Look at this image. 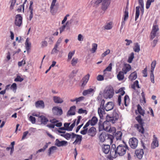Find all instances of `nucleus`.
Returning a JSON list of instances; mask_svg holds the SVG:
<instances>
[{
	"instance_id": "28",
	"label": "nucleus",
	"mask_w": 160,
	"mask_h": 160,
	"mask_svg": "<svg viewBox=\"0 0 160 160\" xmlns=\"http://www.w3.org/2000/svg\"><path fill=\"white\" fill-rule=\"evenodd\" d=\"M137 78V74L136 71L132 73L129 76L128 78L131 80H135Z\"/></svg>"
},
{
	"instance_id": "43",
	"label": "nucleus",
	"mask_w": 160,
	"mask_h": 160,
	"mask_svg": "<svg viewBox=\"0 0 160 160\" xmlns=\"http://www.w3.org/2000/svg\"><path fill=\"white\" fill-rule=\"evenodd\" d=\"M75 50L73 51H72L70 52L68 55V60H71L72 57L73 56L75 53Z\"/></svg>"
},
{
	"instance_id": "49",
	"label": "nucleus",
	"mask_w": 160,
	"mask_h": 160,
	"mask_svg": "<svg viewBox=\"0 0 160 160\" xmlns=\"http://www.w3.org/2000/svg\"><path fill=\"white\" fill-rule=\"evenodd\" d=\"M112 69V64L110 63L109 64L108 66L103 71L104 72L106 71L110 72L111 71Z\"/></svg>"
},
{
	"instance_id": "11",
	"label": "nucleus",
	"mask_w": 160,
	"mask_h": 160,
	"mask_svg": "<svg viewBox=\"0 0 160 160\" xmlns=\"http://www.w3.org/2000/svg\"><path fill=\"white\" fill-rule=\"evenodd\" d=\"M22 22V17L20 14H18L16 16L15 20V25L20 27Z\"/></svg>"
},
{
	"instance_id": "46",
	"label": "nucleus",
	"mask_w": 160,
	"mask_h": 160,
	"mask_svg": "<svg viewBox=\"0 0 160 160\" xmlns=\"http://www.w3.org/2000/svg\"><path fill=\"white\" fill-rule=\"evenodd\" d=\"M55 3H54L53 4L52 3L50 6L51 12L53 15H54L56 13V12L54 11V6L55 5Z\"/></svg>"
},
{
	"instance_id": "61",
	"label": "nucleus",
	"mask_w": 160,
	"mask_h": 160,
	"mask_svg": "<svg viewBox=\"0 0 160 160\" xmlns=\"http://www.w3.org/2000/svg\"><path fill=\"white\" fill-rule=\"evenodd\" d=\"M97 80L98 81H101L103 80L104 78L101 75H99L97 77Z\"/></svg>"
},
{
	"instance_id": "8",
	"label": "nucleus",
	"mask_w": 160,
	"mask_h": 160,
	"mask_svg": "<svg viewBox=\"0 0 160 160\" xmlns=\"http://www.w3.org/2000/svg\"><path fill=\"white\" fill-rule=\"evenodd\" d=\"M138 143V139L135 138H132L129 139V143L131 148L135 149L137 147Z\"/></svg>"
},
{
	"instance_id": "21",
	"label": "nucleus",
	"mask_w": 160,
	"mask_h": 160,
	"mask_svg": "<svg viewBox=\"0 0 160 160\" xmlns=\"http://www.w3.org/2000/svg\"><path fill=\"white\" fill-rule=\"evenodd\" d=\"M35 105L37 108L41 107L43 108L45 107L44 102L42 100H39L35 102Z\"/></svg>"
},
{
	"instance_id": "2",
	"label": "nucleus",
	"mask_w": 160,
	"mask_h": 160,
	"mask_svg": "<svg viewBox=\"0 0 160 160\" xmlns=\"http://www.w3.org/2000/svg\"><path fill=\"white\" fill-rule=\"evenodd\" d=\"M99 138L100 141L102 142L106 140L107 142L111 144L113 142L114 137L112 135L107 134L105 132H102L99 135Z\"/></svg>"
},
{
	"instance_id": "26",
	"label": "nucleus",
	"mask_w": 160,
	"mask_h": 160,
	"mask_svg": "<svg viewBox=\"0 0 160 160\" xmlns=\"http://www.w3.org/2000/svg\"><path fill=\"white\" fill-rule=\"evenodd\" d=\"M158 146V142L157 138L154 139L151 144V147L152 149H154Z\"/></svg>"
},
{
	"instance_id": "40",
	"label": "nucleus",
	"mask_w": 160,
	"mask_h": 160,
	"mask_svg": "<svg viewBox=\"0 0 160 160\" xmlns=\"http://www.w3.org/2000/svg\"><path fill=\"white\" fill-rule=\"evenodd\" d=\"M92 48L91 49L92 53L95 52L97 48L98 45L96 43H93L92 44Z\"/></svg>"
},
{
	"instance_id": "31",
	"label": "nucleus",
	"mask_w": 160,
	"mask_h": 160,
	"mask_svg": "<svg viewBox=\"0 0 160 160\" xmlns=\"http://www.w3.org/2000/svg\"><path fill=\"white\" fill-rule=\"evenodd\" d=\"M124 73L122 71H120L117 75V77L119 80H123L124 78Z\"/></svg>"
},
{
	"instance_id": "16",
	"label": "nucleus",
	"mask_w": 160,
	"mask_h": 160,
	"mask_svg": "<svg viewBox=\"0 0 160 160\" xmlns=\"http://www.w3.org/2000/svg\"><path fill=\"white\" fill-rule=\"evenodd\" d=\"M135 153L138 159H141L144 154L143 150L142 149H137L135 151Z\"/></svg>"
},
{
	"instance_id": "63",
	"label": "nucleus",
	"mask_w": 160,
	"mask_h": 160,
	"mask_svg": "<svg viewBox=\"0 0 160 160\" xmlns=\"http://www.w3.org/2000/svg\"><path fill=\"white\" fill-rule=\"evenodd\" d=\"M69 14H67L64 17V19L62 22V24H63L66 21L67 19V17H68L69 16Z\"/></svg>"
},
{
	"instance_id": "37",
	"label": "nucleus",
	"mask_w": 160,
	"mask_h": 160,
	"mask_svg": "<svg viewBox=\"0 0 160 160\" xmlns=\"http://www.w3.org/2000/svg\"><path fill=\"white\" fill-rule=\"evenodd\" d=\"M78 62V58H73L71 61V64L72 66H74L76 65Z\"/></svg>"
},
{
	"instance_id": "55",
	"label": "nucleus",
	"mask_w": 160,
	"mask_h": 160,
	"mask_svg": "<svg viewBox=\"0 0 160 160\" xmlns=\"http://www.w3.org/2000/svg\"><path fill=\"white\" fill-rule=\"evenodd\" d=\"M84 99V97L82 96L79 97L78 98H76V103H77L78 102H80L83 100Z\"/></svg>"
},
{
	"instance_id": "23",
	"label": "nucleus",
	"mask_w": 160,
	"mask_h": 160,
	"mask_svg": "<svg viewBox=\"0 0 160 160\" xmlns=\"http://www.w3.org/2000/svg\"><path fill=\"white\" fill-rule=\"evenodd\" d=\"M128 12L127 7H126V8L125 9L124 12V18L123 19V21L122 22V25L121 26V29L123 27V23L127 19H128Z\"/></svg>"
},
{
	"instance_id": "13",
	"label": "nucleus",
	"mask_w": 160,
	"mask_h": 160,
	"mask_svg": "<svg viewBox=\"0 0 160 160\" xmlns=\"http://www.w3.org/2000/svg\"><path fill=\"white\" fill-rule=\"evenodd\" d=\"M68 144V142L65 141H60L58 139L55 141V145L58 147L63 146H66Z\"/></svg>"
},
{
	"instance_id": "29",
	"label": "nucleus",
	"mask_w": 160,
	"mask_h": 160,
	"mask_svg": "<svg viewBox=\"0 0 160 160\" xmlns=\"http://www.w3.org/2000/svg\"><path fill=\"white\" fill-rule=\"evenodd\" d=\"M137 109L139 113L141 115L144 116L145 114L144 110L142 109V107L139 104L138 105Z\"/></svg>"
},
{
	"instance_id": "62",
	"label": "nucleus",
	"mask_w": 160,
	"mask_h": 160,
	"mask_svg": "<svg viewBox=\"0 0 160 160\" xmlns=\"http://www.w3.org/2000/svg\"><path fill=\"white\" fill-rule=\"evenodd\" d=\"M158 41V39H154L152 43V45L153 47H154L156 45Z\"/></svg>"
},
{
	"instance_id": "20",
	"label": "nucleus",
	"mask_w": 160,
	"mask_h": 160,
	"mask_svg": "<svg viewBox=\"0 0 160 160\" xmlns=\"http://www.w3.org/2000/svg\"><path fill=\"white\" fill-rule=\"evenodd\" d=\"M53 100L56 103H62L63 102V100L60 97L55 96L53 97Z\"/></svg>"
},
{
	"instance_id": "32",
	"label": "nucleus",
	"mask_w": 160,
	"mask_h": 160,
	"mask_svg": "<svg viewBox=\"0 0 160 160\" xmlns=\"http://www.w3.org/2000/svg\"><path fill=\"white\" fill-rule=\"evenodd\" d=\"M98 120L97 118L95 117H93L91 120H89L91 123V126L95 125L97 123Z\"/></svg>"
},
{
	"instance_id": "30",
	"label": "nucleus",
	"mask_w": 160,
	"mask_h": 160,
	"mask_svg": "<svg viewBox=\"0 0 160 160\" xmlns=\"http://www.w3.org/2000/svg\"><path fill=\"white\" fill-rule=\"evenodd\" d=\"M140 8V6L136 7V13H135V21H136L138 18V17L140 14V11L139 9Z\"/></svg>"
},
{
	"instance_id": "7",
	"label": "nucleus",
	"mask_w": 160,
	"mask_h": 160,
	"mask_svg": "<svg viewBox=\"0 0 160 160\" xmlns=\"http://www.w3.org/2000/svg\"><path fill=\"white\" fill-rule=\"evenodd\" d=\"M159 28L157 25L153 26L150 34V39L151 40H152L155 37L158 36V33L157 32Z\"/></svg>"
},
{
	"instance_id": "22",
	"label": "nucleus",
	"mask_w": 160,
	"mask_h": 160,
	"mask_svg": "<svg viewBox=\"0 0 160 160\" xmlns=\"http://www.w3.org/2000/svg\"><path fill=\"white\" fill-rule=\"evenodd\" d=\"M57 149L58 148L56 146H53L51 147L48 150V155L50 156L51 154L55 152Z\"/></svg>"
},
{
	"instance_id": "4",
	"label": "nucleus",
	"mask_w": 160,
	"mask_h": 160,
	"mask_svg": "<svg viewBox=\"0 0 160 160\" xmlns=\"http://www.w3.org/2000/svg\"><path fill=\"white\" fill-rule=\"evenodd\" d=\"M103 94L105 98L106 99L112 98L114 94L113 88L111 86L106 87L104 89Z\"/></svg>"
},
{
	"instance_id": "44",
	"label": "nucleus",
	"mask_w": 160,
	"mask_h": 160,
	"mask_svg": "<svg viewBox=\"0 0 160 160\" xmlns=\"http://www.w3.org/2000/svg\"><path fill=\"white\" fill-rule=\"evenodd\" d=\"M155 0H148L146 3V8L148 9L150 7L152 2H154Z\"/></svg>"
},
{
	"instance_id": "52",
	"label": "nucleus",
	"mask_w": 160,
	"mask_h": 160,
	"mask_svg": "<svg viewBox=\"0 0 160 160\" xmlns=\"http://www.w3.org/2000/svg\"><path fill=\"white\" fill-rule=\"evenodd\" d=\"M75 121L69 127V128L67 129V131H71L73 127L75 126Z\"/></svg>"
},
{
	"instance_id": "14",
	"label": "nucleus",
	"mask_w": 160,
	"mask_h": 160,
	"mask_svg": "<svg viewBox=\"0 0 160 160\" xmlns=\"http://www.w3.org/2000/svg\"><path fill=\"white\" fill-rule=\"evenodd\" d=\"M114 107V104L112 102H108L105 105L104 108V112L105 110L106 111H108L112 109Z\"/></svg>"
},
{
	"instance_id": "34",
	"label": "nucleus",
	"mask_w": 160,
	"mask_h": 160,
	"mask_svg": "<svg viewBox=\"0 0 160 160\" xmlns=\"http://www.w3.org/2000/svg\"><path fill=\"white\" fill-rule=\"evenodd\" d=\"M25 44L26 50L27 51H28V50L30 49V48L31 47V43L29 42L28 38H27L26 40Z\"/></svg>"
},
{
	"instance_id": "51",
	"label": "nucleus",
	"mask_w": 160,
	"mask_h": 160,
	"mask_svg": "<svg viewBox=\"0 0 160 160\" xmlns=\"http://www.w3.org/2000/svg\"><path fill=\"white\" fill-rule=\"evenodd\" d=\"M29 120L31 121L32 124H34L36 122V118L35 117L32 116H30L29 117Z\"/></svg>"
},
{
	"instance_id": "12",
	"label": "nucleus",
	"mask_w": 160,
	"mask_h": 160,
	"mask_svg": "<svg viewBox=\"0 0 160 160\" xmlns=\"http://www.w3.org/2000/svg\"><path fill=\"white\" fill-rule=\"evenodd\" d=\"M111 3V0H102V9L103 11L106 10L109 6Z\"/></svg>"
},
{
	"instance_id": "57",
	"label": "nucleus",
	"mask_w": 160,
	"mask_h": 160,
	"mask_svg": "<svg viewBox=\"0 0 160 160\" xmlns=\"http://www.w3.org/2000/svg\"><path fill=\"white\" fill-rule=\"evenodd\" d=\"M25 64V61L24 60H22V61L18 62V65L19 67H20L22 65H24Z\"/></svg>"
},
{
	"instance_id": "53",
	"label": "nucleus",
	"mask_w": 160,
	"mask_h": 160,
	"mask_svg": "<svg viewBox=\"0 0 160 160\" xmlns=\"http://www.w3.org/2000/svg\"><path fill=\"white\" fill-rule=\"evenodd\" d=\"M150 78L151 82L154 83V75L153 74V72L151 71Z\"/></svg>"
},
{
	"instance_id": "15",
	"label": "nucleus",
	"mask_w": 160,
	"mask_h": 160,
	"mask_svg": "<svg viewBox=\"0 0 160 160\" xmlns=\"http://www.w3.org/2000/svg\"><path fill=\"white\" fill-rule=\"evenodd\" d=\"M96 133V128L92 127L88 130V134L89 136L93 137L94 136Z\"/></svg>"
},
{
	"instance_id": "5",
	"label": "nucleus",
	"mask_w": 160,
	"mask_h": 160,
	"mask_svg": "<svg viewBox=\"0 0 160 160\" xmlns=\"http://www.w3.org/2000/svg\"><path fill=\"white\" fill-rule=\"evenodd\" d=\"M106 121H104L102 124L99 125V129L101 130H104L107 132H111L112 130H111V121L108 120V118H106Z\"/></svg>"
},
{
	"instance_id": "56",
	"label": "nucleus",
	"mask_w": 160,
	"mask_h": 160,
	"mask_svg": "<svg viewBox=\"0 0 160 160\" xmlns=\"http://www.w3.org/2000/svg\"><path fill=\"white\" fill-rule=\"evenodd\" d=\"M72 135L69 133H67L65 134V138L67 140L69 139L71 137Z\"/></svg>"
},
{
	"instance_id": "36",
	"label": "nucleus",
	"mask_w": 160,
	"mask_h": 160,
	"mask_svg": "<svg viewBox=\"0 0 160 160\" xmlns=\"http://www.w3.org/2000/svg\"><path fill=\"white\" fill-rule=\"evenodd\" d=\"M134 51L136 52H139L140 50V45L138 43H136L135 44V47L133 48Z\"/></svg>"
},
{
	"instance_id": "41",
	"label": "nucleus",
	"mask_w": 160,
	"mask_h": 160,
	"mask_svg": "<svg viewBox=\"0 0 160 160\" xmlns=\"http://www.w3.org/2000/svg\"><path fill=\"white\" fill-rule=\"evenodd\" d=\"M116 93H120V95L123 96L125 93V92L123 90V88H120L118 91H115Z\"/></svg>"
},
{
	"instance_id": "1",
	"label": "nucleus",
	"mask_w": 160,
	"mask_h": 160,
	"mask_svg": "<svg viewBox=\"0 0 160 160\" xmlns=\"http://www.w3.org/2000/svg\"><path fill=\"white\" fill-rule=\"evenodd\" d=\"M128 149V147L126 144H120L117 147L115 144H112L111 148L110 154L112 157L115 155L120 156H122L126 153L127 150Z\"/></svg>"
},
{
	"instance_id": "60",
	"label": "nucleus",
	"mask_w": 160,
	"mask_h": 160,
	"mask_svg": "<svg viewBox=\"0 0 160 160\" xmlns=\"http://www.w3.org/2000/svg\"><path fill=\"white\" fill-rule=\"evenodd\" d=\"M28 133V131H25L23 133V136L22 138V140L26 138V136Z\"/></svg>"
},
{
	"instance_id": "19",
	"label": "nucleus",
	"mask_w": 160,
	"mask_h": 160,
	"mask_svg": "<svg viewBox=\"0 0 160 160\" xmlns=\"http://www.w3.org/2000/svg\"><path fill=\"white\" fill-rule=\"evenodd\" d=\"M131 69V66L129 64H125L124 67L122 68V70L124 74H126Z\"/></svg>"
},
{
	"instance_id": "42",
	"label": "nucleus",
	"mask_w": 160,
	"mask_h": 160,
	"mask_svg": "<svg viewBox=\"0 0 160 160\" xmlns=\"http://www.w3.org/2000/svg\"><path fill=\"white\" fill-rule=\"evenodd\" d=\"M134 58V53L132 52L131 53L130 56L129 57L128 60V62L131 63L132 62V60Z\"/></svg>"
},
{
	"instance_id": "33",
	"label": "nucleus",
	"mask_w": 160,
	"mask_h": 160,
	"mask_svg": "<svg viewBox=\"0 0 160 160\" xmlns=\"http://www.w3.org/2000/svg\"><path fill=\"white\" fill-rule=\"evenodd\" d=\"M39 118H41V121L42 123L45 125L46 124L47 122L48 121V119L43 116L42 115Z\"/></svg>"
},
{
	"instance_id": "24",
	"label": "nucleus",
	"mask_w": 160,
	"mask_h": 160,
	"mask_svg": "<svg viewBox=\"0 0 160 160\" xmlns=\"http://www.w3.org/2000/svg\"><path fill=\"white\" fill-rule=\"evenodd\" d=\"M94 92V90L92 88H90L88 89L84 90L82 93L83 95L86 96L88 94H91Z\"/></svg>"
},
{
	"instance_id": "59",
	"label": "nucleus",
	"mask_w": 160,
	"mask_h": 160,
	"mask_svg": "<svg viewBox=\"0 0 160 160\" xmlns=\"http://www.w3.org/2000/svg\"><path fill=\"white\" fill-rule=\"evenodd\" d=\"M78 39L79 41H82L83 39V38L82 35L81 34H78Z\"/></svg>"
},
{
	"instance_id": "50",
	"label": "nucleus",
	"mask_w": 160,
	"mask_h": 160,
	"mask_svg": "<svg viewBox=\"0 0 160 160\" xmlns=\"http://www.w3.org/2000/svg\"><path fill=\"white\" fill-rule=\"evenodd\" d=\"M23 80V78H21L20 76H18L16 78L14 79V81L15 82H22Z\"/></svg>"
},
{
	"instance_id": "58",
	"label": "nucleus",
	"mask_w": 160,
	"mask_h": 160,
	"mask_svg": "<svg viewBox=\"0 0 160 160\" xmlns=\"http://www.w3.org/2000/svg\"><path fill=\"white\" fill-rule=\"evenodd\" d=\"M129 99V97L128 95H126L124 97V103L126 106H127L128 105L127 104V100Z\"/></svg>"
},
{
	"instance_id": "45",
	"label": "nucleus",
	"mask_w": 160,
	"mask_h": 160,
	"mask_svg": "<svg viewBox=\"0 0 160 160\" xmlns=\"http://www.w3.org/2000/svg\"><path fill=\"white\" fill-rule=\"evenodd\" d=\"M156 64V60L153 61L151 64V71H152V72L154 71V68L155 67V66Z\"/></svg>"
},
{
	"instance_id": "18",
	"label": "nucleus",
	"mask_w": 160,
	"mask_h": 160,
	"mask_svg": "<svg viewBox=\"0 0 160 160\" xmlns=\"http://www.w3.org/2000/svg\"><path fill=\"white\" fill-rule=\"evenodd\" d=\"M90 77V75L89 74H88L86 76H85L84 77H83L82 80V83L81 85V86L82 87H84L87 83L88 80L89 79Z\"/></svg>"
},
{
	"instance_id": "10",
	"label": "nucleus",
	"mask_w": 160,
	"mask_h": 160,
	"mask_svg": "<svg viewBox=\"0 0 160 160\" xmlns=\"http://www.w3.org/2000/svg\"><path fill=\"white\" fill-rule=\"evenodd\" d=\"M52 112L54 115H61L62 114V110L61 108L54 107L52 108Z\"/></svg>"
},
{
	"instance_id": "54",
	"label": "nucleus",
	"mask_w": 160,
	"mask_h": 160,
	"mask_svg": "<svg viewBox=\"0 0 160 160\" xmlns=\"http://www.w3.org/2000/svg\"><path fill=\"white\" fill-rule=\"evenodd\" d=\"M110 52V51L109 49H107L106 51H105L104 53H103L102 55V57H104L108 54Z\"/></svg>"
},
{
	"instance_id": "35",
	"label": "nucleus",
	"mask_w": 160,
	"mask_h": 160,
	"mask_svg": "<svg viewBox=\"0 0 160 160\" xmlns=\"http://www.w3.org/2000/svg\"><path fill=\"white\" fill-rule=\"evenodd\" d=\"M136 87L138 88H140L138 84V80H136L131 86L132 88L134 90L136 89Z\"/></svg>"
},
{
	"instance_id": "47",
	"label": "nucleus",
	"mask_w": 160,
	"mask_h": 160,
	"mask_svg": "<svg viewBox=\"0 0 160 160\" xmlns=\"http://www.w3.org/2000/svg\"><path fill=\"white\" fill-rule=\"evenodd\" d=\"M11 88L15 93L17 89V84L16 83H13L11 86Z\"/></svg>"
},
{
	"instance_id": "64",
	"label": "nucleus",
	"mask_w": 160,
	"mask_h": 160,
	"mask_svg": "<svg viewBox=\"0 0 160 160\" xmlns=\"http://www.w3.org/2000/svg\"><path fill=\"white\" fill-rule=\"evenodd\" d=\"M125 41L127 42L126 45V46H129L130 44L132 43V42L131 40H129L127 39H126L125 40Z\"/></svg>"
},
{
	"instance_id": "25",
	"label": "nucleus",
	"mask_w": 160,
	"mask_h": 160,
	"mask_svg": "<svg viewBox=\"0 0 160 160\" xmlns=\"http://www.w3.org/2000/svg\"><path fill=\"white\" fill-rule=\"evenodd\" d=\"M76 108V107L73 106L70 107L69 110L68 111V114L69 115H73L75 114V110Z\"/></svg>"
},
{
	"instance_id": "39",
	"label": "nucleus",
	"mask_w": 160,
	"mask_h": 160,
	"mask_svg": "<svg viewBox=\"0 0 160 160\" xmlns=\"http://www.w3.org/2000/svg\"><path fill=\"white\" fill-rule=\"evenodd\" d=\"M112 28V23L111 22H109L104 26V28L107 30H109L111 29Z\"/></svg>"
},
{
	"instance_id": "27",
	"label": "nucleus",
	"mask_w": 160,
	"mask_h": 160,
	"mask_svg": "<svg viewBox=\"0 0 160 160\" xmlns=\"http://www.w3.org/2000/svg\"><path fill=\"white\" fill-rule=\"evenodd\" d=\"M76 138L73 142V144L75 145H76L77 143L80 144L82 140V136L81 135H78Z\"/></svg>"
},
{
	"instance_id": "9",
	"label": "nucleus",
	"mask_w": 160,
	"mask_h": 160,
	"mask_svg": "<svg viewBox=\"0 0 160 160\" xmlns=\"http://www.w3.org/2000/svg\"><path fill=\"white\" fill-rule=\"evenodd\" d=\"M105 103V101L104 99L102 100L100 107L98 109V113L100 118L103 117V114H105L104 112V104Z\"/></svg>"
},
{
	"instance_id": "38",
	"label": "nucleus",
	"mask_w": 160,
	"mask_h": 160,
	"mask_svg": "<svg viewBox=\"0 0 160 160\" xmlns=\"http://www.w3.org/2000/svg\"><path fill=\"white\" fill-rule=\"evenodd\" d=\"M115 136L117 140H121L122 136V133L121 131L117 132Z\"/></svg>"
},
{
	"instance_id": "17",
	"label": "nucleus",
	"mask_w": 160,
	"mask_h": 160,
	"mask_svg": "<svg viewBox=\"0 0 160 160\" xmlns=\"http://www.w3.org/2000/svg\"><path fill=\"white\" fill-rule=\"evenodd\" d=\"M102 150L105 154H108L110 152V146L108 145H103L102 146Z\"/></svg>"
},
{
	"instance_id": "3",
	"label": "nucleus",
	"mask_w": 160,
	"mask_h": 160,
	"mask_svg": "<svg viewBox=\"0 0 160 160\" xmlns=\"http://www.w3.org/2000/svg\"><path fill=\"white\" fill-rule=\"evenodd\" d=\"M136 119L139 123V124H135L134 127L137 128L139 132L142 134H144V128L143 127L144 122L143 121L140 115H139L136 117Z\"/></svg>"
},
{
	"instance_id": "48",
	"label": "nucleus",
	"mask_w": 160,
	"mask_h": 160,
	"mask_svg": "<svg viewBox=\"0 0 160 160\" xmlns=\"http://www.w3.org/2000/svg\"><path fill=\"white\" fill-rule=\"evenodd\" d=\"M10 2H11V4L10 6V10H12L13 9V7L16 2V0H11Z\"/></svg>"
},
{
	"instance_id": "6",
	"label": "nucleus",
	"mask_w": 160,
	"mask_h": 160,
	"mask_svg": "<svg viewBox=\"0 0 160 160\" xmlns=\"http://www.w3.org/2000/svg\"><path fill=\"white\" fill-rule=\"evenodd\" d=\"M106 117L108 118V120L111 121V123L112 124L114 123L119 118L118 111L114 110L112 115L110 116L107 115Z\"/></svg>"
}]
</instances>
